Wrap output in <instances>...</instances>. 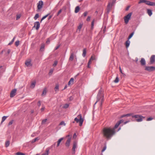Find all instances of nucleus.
<instances>
[{"instance_id": "1", "label": "nucleus", "mask_w": 155, "mask_h": 155, "mask_svg": "<svg viewBox=\"0 0 155 155\" xmlns=\"http://www.w3.org/2000/svg\"><path fill=\"white\" fill-rule=\"evenodd\" d=\"M102 132L104 137L107 139H110L115 134L116 132L114 129L110 127L104 128Z\"/></svg>"}, {"instance_id": "2", "label": "nucleus", "mask_w": 155, "mask_h": 155, "mask_svg": "<svg viewBox=\"0 0 155 155\" xmlns=\"http://www.w3.org/2000/svg\"><path fill=\"white\" fill-rule=\"evenodd\" d=\"M132 116L133 118H135V120L137 122H140L143 121V120L145 118V117H143L140 114H136L134 115L133 114H124L120 116V118H122L124 117H128Z\"/></svg>"}, {"instance_id": "3", "label": "nucleus", "mask_w": 155, "mask_h": 155, "mask_svg": "<svg viewBox=\"0 0 155 155\" xmlns=\"http://www.w3.org/2000/svg\"><path fill=\"white\" fill-rule=\"evenodd\" d=\"M97 101L94 104V105H95L98 101L101 100V102L100 104L101 106L104 101V95H103L102 91L101 90H100L98 91L97 96Z\"/></svg>"}, {"instance_id": "4", "label": "nucleus", "mask_w": 155, "mask_h": 155, "mask_svg": "<svg viewBox=\"0 0 155 155\" xmlns=\"http://www.w3.org/2000/svg\"><path fill=\"white\" fill-rule=\"evenodd\" d=\"M78 117L79 119L77 117H76L74 118V121H76L77 123L79 122V125L80 126H81L83 124L84 121V120L82 118V116L81 114H79Z\"/></svg>"}, {"instance_id": "5", "label": "nucleus", "mask_w": 155, "mask_h": 155, "mask_svg": "<svg viewBox=\"0 0 155 155\" xmlns=\"http://www.w3.org/2000/svg\"><path fill=\"white\" fill-rule=\"evenodd\" d=\"M142 3H144L146 5L150 6H155V2H151L146 0H140L138 2V4H140Z\"/></svg>"}, {"instance_id": "6", "label": "nucleus", "mask_w": 155, "mask_h": 155, "mask_svg": "<svg viewBox=\"0 0 155 155\" xmlns=\"http://www.w3.org/2000/svg\"><path fill=\"white\" fill-rule=\"evenodd\" d=\"M72 137V135L68 134L65 137H64V139H67L65 143L66 145H69L70 142L71 140Z\"/></svg>"}, {"instance_id": "7", "label": "nucleus", "mask_w": 155, "mask_h": 155, "mask_svg": "<svg viewBox=\"0 0 155 155\" xmlns=\"http://www.w3.org/2000/svg\"><path fill=\"white\" fill-rule=\"evenodd\" d=\"M132 13H129L127 15L125 16L124 17V22L125 24H127L129 22V20L130 19Z\"/></svg>"}, {"instance_id": "8", "label": "nucleus", "mask_w": 155, "mask_h": 155, "mask_svg": "<svg viewBox=\"0 0 155 155\" xmlns=\"http://www.w3.org/2000/svg\"><path fill=\"white\" fill-rule=\"evenodd\" d=\"M43 4V1H40L38 2L37 3V8L38 10L41 9L42 7Z\"/></svg>"}, {"instance_id": "9", "label": "nucleus", "mask_w": 155, "mask_h": 155, "mask_svg": "<svg viewBox=\"0 0 155 155\" xmlns=\"http://www.w3.org/2000/svg\"><path fill=\"white\" fill-rule=\"evenodd\" d=\"M155 69V67L153 66H146L145 70L149 71H153Z\"/></svg>"}, {"instance_id": "10", "label": "nucleus", "mask_w": 155, "mask_h": 155, "mask_svg": "<svg viewBox=\"0 0 155 155\" xmlns=\"http://www.w3.org/2000/svg\"><path fill=\"white\" fill-rule=\"evenodd\" d=\"M40 26V23L38 21H36L34 23V25L33 27H36V29L38 30Z\"/></svg>"}, {"instance_id": "11", "label": "nucleus", "mask_w": 155, "mask_h": 155, "mask_svg": "<svg viewBox=\"0 0 155 155\" xmlns=\"http://www.w3.org/2000/svg\"><path fill=\"white\" fill-rule=\"evenodd\" d=\"M16 91V89H14L12 91L10 94L11 97H12L15 95Z\"/></svg>"}, {"instance_id": "12", "label": "nucleus", "mask_w": 155, "mask_h": 155, "mask_svg": "<svg viewBox=\"0 0 155 155\" xmlns=\"http://www.w3.org/2000/svg\"><path fill=\"white\" fill-rule=\"evenodd\" d=\"M155 55H152L150 58V63L151 64H153L155 61Z\"/></svg>"}, {"instance_id": "13", "label": "nucleus", "mask_w": 155, "mask_h": 155, "mask_svg": "<svg viewBox=\"0 0 155 155\" xmlns=\"http://www.w3.org/2000/svg\"><path fill=\"white\" fill-rule=\"evenodd\" d=\"M140 62L142 65H144L146 64V61L143 58H141Z\"/></svg>"}, {"instance_id": "14", "label": "nucleus", "mask_w": 155, "mask_h": 155, "mask_svg": "<svg viewBox=\"0 0 155 155\" xmlns=\"http://www.w3.org/2000/svg\"><path fill=\"white\" fill-rule=\"evenodd\" d=\"M74 79L73 78H71L68 83V85H69L71 84H74Z\"/></svg>"}, {"instance_id": "15", "label": "nucleus", "mask_w": 155, "mask_h": 155, "mask_svg": "<svg viewBox=\"0 0 155 155\" xmlns=\"http://www.w3.org/2000/svg\"><path fill=\"white\" fill-rule=\"evenodd\" d=\"M25 64L27 67L31 66L32 65V64H31L30 61H26Z\"/></svg>"}, {"instance_id": "16", "label": "nucleus", "mask_w": 155, "mask_h": 155, "mask_svg": "<svg viewBox=\"0 0 155 155\" xmlns=\"http://www.w3.org/2000/svg\"><path fill=\"white\" fill-rule=\"evenodd\" d=\"M74 58V53H72L71 54L70 57L69 58V60L72 61Z\"/></svg>"}, {"instance_id": "17", "label": "nucleus", "mask_w": 155, "mask_h": 155, "mask_svg": "<svg viewBox=\"0 0 155 155\" xmlns=\"http://www.w3.org/2000/svg\"><path fill=\"white\" fill-rule=\"evenodd\" d=\"M120 124V122H118V121L114 127L113 128H112V129H114V130H115V129L117 128L119 125Z\"/></svg>"}, {"instance_id": "18", "label": "nucleus", "mask_w": 155, "mask_h": 155, "mask_svg": "<svg viewBox=\"0 0 155 155\" xmlns=\"http://www.w3.org/2000/svg\"><path fill=\"white\" fill-rule=\"evenodd\" d=\"M35 84L36 82L35 81L33 82H32L31 83V85L30 86V87L32 88H34L35 86Z\"/></svg>"}, {"instance_id": "19", "label": "nucleus", "mask_w": 155, "mask_h": 155, "mask_svg": "<svg viewBox=\"0 0 155 155\" xmlns=\"http://www.w3.org/2000/svg\"><path fill=\"white\" fill-rule=\"evenodd\" d=\"M64 137H61V138H60V139H59L58 141H57V145H59L61 142L62 140H63L64 139Z\"/></svg>"}, {"instance_id": "20", "label": "nucleus", "mask_w": 155, "mask_h": 155, "mask_svg": "<svg viewBox=\"0 0 155 155\" xmlns=\"http://www.w3.org/2000/svg\"><path fill=\"white\" fill-rule=\"evenodd\" d=\"M130 43V41L128 39V40L126 41L125 43L126 46L127 48L128 47H129Z\"/></svg>"}, {"instance_id": "21", "label": "nucleus", "mask_w": 155, "mask_h": 155, "mask_svg": "<svg viewBox=\"0 0 155 155\" xmlns=\"http://www.w3.org/2000/svg\"><path fill=\"white\" fill-rule=\"evenodd\" d=\"M147 13L148 14L149 16H151L152 14V11L150 9H148L147 10Z\"/></svg>"}, {"instance_id": "22", "label": "nucleus", "mask_w": 155, "mask_h": 155, "mask_svg": "<svg viewBox=\"0 0 155 155\" xmlns=\"http://www.w3.org/2000/svg\"><path fill=\"white\" fill-rule=\"evenodd\" d=\"M80 9V8L79 6H77L75 8V10L74 11V12L75 13H78Z\"/></svg>"}, {"instance_id": "23", "label": "nucleus", "mask_w": 155, "mask_h": 155, "mask_svg": "<svg viewBox=\"0 0 155 155\" xmlns=\"http://www.w3.org/2000/svg\"><path fill=\"white\" fill-rule=\"evenodd\" d=\"M45 48V45L44 44H42L41 45L40 51H43L44 50Z\"/></svg>"}, {"instance_id": "24", "label": "nucleus", "mask_w": 155, "mask_h": 155, "mask_svg": "<svg viewBox=\"0 0 155 155\" xmlns=\"http://www.w3.org/2000/svg\"><path fill=\"white\" fill-rule=\"evenodd\" d=\"M112 6V5L111 4V3H109L107 6V9H108V12L110 10Z\"/></svg>"}, {"instance_id": "25", "label": "nucleus", "mask_w": 155, "mask_h": 155, "mask_svg": "<svg viewBox=\"0 0 155 155\" xmlns=\"http://www.w3.org/2000/svg\"><path fill=\"white\" fill-rule=\"evenodd\" d=\"M86 48H84L83 51V53L82 54V56L84 57H85L86 56Z\"/></svg>"}, {"instance_id": "26", "label": "nucleus", "mask_w": 155, "mask_h": 155, "mask_svg": "<svg viewBox=\"0 0 155 155\" xmlns=\"http://www.w3.org/2000/svg\"><path fill=\"white\" fill-rule=\"evenodd\" d=\"M49 150L47 149L45 150V152L43 153L42 155H48L49 154Z\"/></svg>"}, {"instance_id": "27", "label": "nucleus", "mask_w": 155, "mask_h": 155, "mask_svg": "<svg viewBox=\"0 0 155 155\" xmlns=\"http://www.w3.org/2000/svg\"><path fill=\"white\" fill-rule=\"evenodd\" d=\"M49 15V14H48L47 15L43 16L41 19V21H40V22L41 23L42 21L44 19H45Z\"/></svg>"}, {"instance_id": "28", "label": "nucleus", "mask_w": 155, "mask_h": 155, "mask_svg": "<svg viewBox=\"0 0 155 155\" xmlns=\"http://www.w3.org/2000/svg\"><path fill=\"white\" fill-rule=\"evenodd\" d=\"M7 116H4L2 117V120L1 122V124H2L6 119Z\"/></svg>"}, {"instance_id": "29", "label": "nucleus", "mask_w": 155, "mask_h": 155, "mask_svg": "<svg viewBox=\"0 0 155 155\" xmlns=\"http://www.w3.org/2000/svg\"><path fill=\"white\" fill-rule=\"evenodd\" d=\"M77 146H73L72 148V150L73 151L72 154H74L75 153V149L76 148Z\"/></svg>"}, {"instance_id": "30", "label": "nucleus", "mask_w": 155, "mask_h": 155, "mask_svg": "<svg viewBox=\"0 0 155 155\" xmlns=\"http://www.w3.org/2000/svg\"><path fill=\"white\" fill-rule=\"evenodd\" d=\"M15 37H14L13 38L12 40V41L10 43H9V44H8V45H10L13 43L14 41V40L15 39Z\"/></svg>"}, {"instance_id": "31", "label": "nucleus", "mask_w": 155, "mask_h": 155, "mask_svg": "<svg viewBox=\"0 0 155 155\" xmlns=\"http://www.w3.org/2000/svg\"><path fill=\"white\" fill-rule=\"evenodd\" d=\"M134 33V32H133L129 36V37L128 38V39L129 40L130 38H131V37L133 36V35Z\"/></svg>"}, {"instance_id": "32", "label": "nucleus", "mask_w": 155, "mask_h": 155, "mask_svg": "<svg viewBox=\"0 0 155 155\" xmlns=\"http://www.w3.org/2000/svg\"><path fill=\"white\" fill-rule=\"evenodd\" d=\"M16 155H25V154L20 152H17L15 153Z\"/></svg>"}, {"instance_id": "33", "label": "nucleus", "mask_w": 155, "mask_h": 155, "mask_svg": "<svg viewBox=\"0 0 155 155\" xmlns=\"http://www.w3.org/2000/svg\"><path fill=\"white\" fill-rule=\"evenodd\" d=\"M39 17V14L37 13L36 14L35 17H34V19L35 20H36Z\"/></svg>"}, {"instance_id": "34", "label": "nucleus", "mask_w": 155, "mask_h": 155, "mask_svg": "<svg viewBox=\"0 0 155 155\" xmlns=\"http://www.w3.org/2000/svg\"><path fill=\"white\" fill-rule=\"evenodd\" d=\"M59 125H63L65 126L66 125V124L65 123L64 121H62L60 123V124H59Z\"/></svg>"}, {"instance_id": "35", "label": "nucleus", "mask_w": 155, "mask_h": 155, "mask_svg": "<svg viewBox=\"0 0 155 155\" xmlns=\"http://www.w3.org/2000/svg\"><path fill=\"white\" fill-rule=\"evenodd\" d=\"M119 80L118 77H117L115 79L114 81V82L115 83H117L119 82Z\"/></svg>"}, {"instance_id": "36", "label": "nucleus", "mask_w": 155, "mask_h": 155, "mask_svg": "<svg viewBox=\"0 0 155 155\" xmlns=\"http://www.w3.org/2000/svg\"><path fill=\"white\" fill-rule=\"evenodd\" d=\"M94 19L92 22L91 24V28L93 29V28L94 25Z\"/></svg>"}, {"instance_id": "37", "label": "nucleus", "mask_w": 155, "mask_h": 155, "mask_svg": "<svg viewBox=\"0 0 155 155\" xmlns=\"http://www.w3.org/2000/svg\"><path fill=\"white\" fill-rule=\"evenodd\" d=\"M19 44V41H17L15 42V45L16 46H18Z\"/></svg>"}, {"instance_id": "38", "label": "nucleus", "mask_w": 155, "mask_h": 155, "mask_svg": "<svg viewBox=\"0 0 155 155\" xmlns=\"http://www.w3.org/2000/svg\"><path fill=\"white\" fill-rule=\"evenodd\" d=\"M69 104H64V106H63V107L64 108H66L68 107H69Z\"/></svg>"}, {"instance_id": "39", "label": "nucleus", "mask_w": 155, "mask_h": 155, "mask_svg": "<svg viewBox=\"0 0 155 155\" xmlns=\"http://www.w3.org/2000/svg\"><path fill=\"white\" fill-rule=\"evenodd\" d=\"M82 25L83 24H80L78 26V29L79 30H80L82 27Z\"/></svg>"}, {"instance_id": "40", "label": "nucleus", "mask_w": 155, "mask_h": 155, "mask_svg": "<svg viewBox=\"0 0 155 155\" xmlns=\"http://www.w3.org/2000/svg\"><path fill=\"white\" fill-rule=\"evenodd\" d=\"M58 63V61H54V63L53 64V66L54 67H55L56 66L57 64Z\"/></svg>"}, {"instance_id": "41", "label": "nucleus", "mask_w": 155, "mask_h": 155, "mask_svg": "<svg viewBox=\"0 0 155 155\" xmlns=\"http://www.w3.org/2000/svg\"><path fill=\"white\" fill-rule=\"evenodd\" d=\"M47 119H45L43 120L42 121V124H45V122L47 121Z\"/></svg>"}, {"instance_id": "42", "label": "nucleus", "mask_w": 155, "mask_h": 155, "mask_svg": "<svg viewBox=\"0 0 155 155\" xmlns=\"http://www.w3.org/2000/svg\"><path fill=\"white\" fill-rule=\"evenodd\" d=\"M95 57L92 56L91 57L90 60L91 61L92 60H95Z\"/></svg>"}, {"instance_id": "43", "label": "nucleus", "mask_w": 155, "mask_h": 155, "mask_svg": "<svg viewBox=\"0 0 155 155\" xmlns=\"http://www.w3.org/2000/svg\"><path fill=\"white\" fill-rule=\"evenodd\" d=\"M106 146H104V147L103 148L102 150H101V152H104L106 149Z\"/></svg>"}, {"instance_id": "44", "label": "nucleus", "mask_w": 155, "mask_h": 155, "mask_svg": "<svg viewBox=\"0 0 155 155\" xmlns=\"http://www.w3.org/2000/svg\"><path fill=\"white\" fill-rule=\"evenodd\" d=\"M153 119V118L150 117L147 118V121H150L152 120Z\"/></svg>"}, {"instance_id": "45", "label": "nucleus", "mask_w": 155, "mask_h": 155, "mask_svg": "<svg viewBox=\"0 0 155 155\" xmlns=\"http://www.w3.org/2000/svg\"><path fill=\"white\" fill-rule=\"evenodd\" d=\"M13 120H12L11 121H10L8 123V125L10 126V125H11L13 123Z\"/></svg>"}, {"instance_id": "46", "label": "nucleus", "mask_w": 155, "mask_h": 155, "mask_svg": "<svg viewBox=\"0 0 155 155\" xmlns=\"http://www.w3.org/2000/svg\"><path fill=\"white\" fill-rule=\"evenodd\" d=\"M60 44L58 45L55 48L54 50H56L58 49L60 47Z\"/></svg>"}, {"instance_id": "47", "label": "nucleus", "mask_w": 155, "mask_h": 155, "mask_svg": "<svg viewBox=\"0 0 155 155\" xmlns=\"http://www.w3.org/2000/svg\"><path fill=\"white\" fill-rule=\"evenodd\" d=\"M5 145H9L10 144V141H7L5 143Z\"/></svg>"}, {"instance_id": "48", "label": "nucleus", "mask_w": 155, "mask_h": 155, "mask_svg": "<svg viewBox=\"0 0 155 155\" xmlns=\"http://www.w3.org/2000/svg\"><path fill=\"white\" fill-rule=\"evenodd\" d=\"M76 137H77V135H76V133H75L73 135V138L75 139L76 138Z\"/></svg>"}, {"instance_id": "49", "label": "nucleus", "mask_w": 155, "mask_h": 155, "mask_svg": "<svg viewBox=\"0 0 155 155\" xmlns=\"http://www.w3.org/2000/svg\"><path fill=\"white\" fill-rule=\"evenodd\" d=\"M87 13H88V12H87L86 11V12H85L84 13H83V15H84V17H85L86 16L87 14Z\"/></svg>"}, {"instance_id": "50", "label": "nucleus", "mask_w": 155, "mask_h": 155, "mask_svg": "<svg viewBox=\"0 0 155 155\" xmlns=\"http://www.w3.org/2000/svg\"><path fill=\"white\" fill-rule=\"evenodd\" d=\"M62 10L61 9H60L59 11L58 12V13H57V15L58 16V15H59V14L61 13L62 12Z\"/></svg>"}, {"instance_id": "51", "label": "nucleus", "mask_w": 155, "mask_h": 155, "mask_svg": "<svg viewBox=\"0 0 155 155\" xmlns=\"http://www.w3.org/2000/svg\"><path fill=\"white\" fill-rule=\"evenodd\" d=\"M39 139V138L38 137H36L34 139V141H32V142H35L36 140H38Z\"/></svg>"}, {"instance_id": "52", "label": "nucleus", "mask_w": 155, "mask_h": 155, "mask_svg": "<svg viewBox=\"0 0 155 155\" xmlns=\"http://www.w3.org/2000/svg\"><path fill=\"white\" fill-rule=\"evenodd\" d=\"M46 90L45 89L43 90V91L42 94L45 95V94H46Z\"/></svg>"}, {"instance_id": "53", "label": "nucleus", "mask_w": 155, "mask_h": 155, "mask_svg": "<svg viewBox=\"0 0 155 155\" xmlns=\"http://www.w3.org/2000/svg\"><path fill=\"white\" fill-rule=\"evenodd\" d=\"M91 19V17L90 16H88L87 19V21H90Z\"/></svg>"}, {"instance_id": "54", "label": "nucleus", "mask_w": 155, "mask_h": 155, "mask_svg": "<svg viewBox=\"0 0 155 155\" xmlns=\"http://www.w3.org/2000/svg\"><path fill=\"white\" fill-rule=\"evenodd\" d=\"M38 106H40L41 105V102L40 101H39L37 103Z\"/></svg>"}, {"instance_id": "55", "label": "nucleus", "mask_w": 155, "mask_h": 155, "mask_svg": "<svg viewBox=\"0 0 155 155\" xmlns=\"http://www.w3.org/2000/svg\"><path fill=\"white\" fill-rule=\"evenodd\" d=\"M77 142L76 141H74V142L73 145H77Z\"/></svg>"}, {"instance_id": "56", "label": "nucleus", "mask_w": 155, "mask_h": 155, "mask_svg": "<svg viewBox=\"0 0 155 155\" xmlns=\"http://www.w3.org/2000/svg\"><path fill=\"white\" fill-rule=\"evenodd\" d=\"M130 121V120H128L126 121H125V122H124V124H127V123H128Z\"/></svg>"}, {"instance_id": "57", "label": "nucleus", "mask_w": 155, "mask_h": 155, "mask_svg": "<svg viewBox=\"0 0 155 155\" xmlns=\"http://www.w3.org/2000/svg\"><path fill=\"white\" fill-rule=\"evenodd\" d=\"M53 72V70H51L49 72V75L51 74Z\"/></svg>"}, {"instance_id": "58", "label": "nucleus", "mask_w": 155, "mask_h": 155, "mask_svg": "<svg viewBox=\"0 0 155 155\" xmlns=\"http://www.w3.org/2000/svg\"><path fill=\"white\" fill-rule=\"evenodd\" d=\"M124 121V120L123 119H122V120H120V121H118V122H120V124L121 123L123 122Z\"/></svg>"}, {"instance_id": "59", "label": "nucleus", "mask_w": 155, "mask_h": 155, "mask_svg": "<svg viewBox=\"0 0 155 155\" xmlns=\"http://www.w3.org/2000/svg\"><path fill=\"white\" fill-rule=\"evenodd\" d=\"M59 87V86L58 85H56L55 87V89H58Z\"/></svg>"}, {"instance_id": "60", "label": "nucleus", "mask_w": 155, "mask_h": 155, "mask_svg": "<svg viewBox=\"0 0 155 155\" xmlns=\"http://www.w3.org/2000/svg\"><path fill=\"white\" fill-rule=\"evenodd\" d=\"M45 109V107H42V108L41 109V111H43Z\"/></svg>"}, {"instance_id": "61", "label": "nucleus", "mask_w": 155, "mask_h": 155, "mask_svg": "<svg viewBox=\"0 0 155 155\" xmlns=\"http://www.w3.org/2000/svg\"><path fill=\"white\" fill-rule=\"evenodd\" d=\"M20 16L19 15H17L16 17V20H18V19H19L20 18Z\"/></svg>"}, {"instance_id": "62", "label": "nucleus", "mask_w": 155, "mask_h": 155, "mask_svg": "<svg viewBox=\"0 0 155 155\" xmlns=\"http://www.w3.org/2000/svg\"><path fill=\"white\" fill-rule=\"evenodd\" d=\"M91 61L90 60H89L88 63V65H90V64L91 63Z\"/></svg>"}, {"instance_id": "63", "label": "nucleus", "mask_w": 155, "mask_h": 155, "mask_svg": "<svg viewBox=\"0 0 155 155\" xmlns=\"http://www.w3.org/2000/svg\"><path fill=\"white\" fill-rule=\"evenodd\" d=\"M91 61L90 60H89L88 63V65H90V64L91 63Z\"/></svg>"}, {"instance_id": "64", "label": "nucleus", "mask_w": 155, "mask_h": 155, "mask_svg": "<svg viewBox=\"0 0 155 155\" xmlns=\"http://www.w3.org/2000/svg\"><path fill=\"white\" fill-rule=\"evenodd\" d=\"M91 61L90 60H89L88 63V65H90V64L91 63Z\"/></svg>"}]
</instances>
